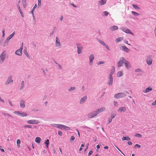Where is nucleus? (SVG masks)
<instances>
[{
	"instance_id": "ea45409f",
	"label": "nucleus",
	"mask_w": 156,
	"mask_h": 156,
	"mask_svg": "<svg viewBox=\"0 0 156 156\" xmlns=\"http://www.w3.org/2000/svg\"><path fill=\"white\" fill-rule=\"evenodd\" d=\"M111 116L112 119L114 118L116 115V113H112L111 115Z\"/></svg>"
},
{
	"instance_id": "7c9ffc66",
	"label": "nucleus",
	"mask_w": 156,
	"mask_h": 156,
	"mask_svg": "<svg viewBox=\"0 0 156 156\" xmlns=\"http://www.w3.org/2000/svg\"><path fill=\"white\" fill-rule=\"evenodd\" d=\"M9 40H8V39L6 38V40H5V41L4 43V47H5L8 44V43L9 42Z\"/></svg>"
},
{
	"instance_id": "864d4df0",
	"label": "nucleus",
	"mask_w": 156,
	"mask_h": 156,
	"mask_svg": "<svg viewBox=\"0 0 156 156\" xmlns=\"http://www.w3.org/2000/svg\"><path fill=\"white\" fill-rule=\"evenodd\" d=\"M19 12H20V14H21L22 16V17H24V15H23V12H22V11H21V10H20L19 11Z\"/></svg>"
},
{
	"instance_id": "c85d7f7f",
	"label": "nucleus",
	"mask_w": 156,
	"mask_h": 156,
	"mask_svg": "<svg viewBox=\"0 0 156 156\" xmlns=\"http://www.w3.org/2000/svg\"><path fill=\"white\" fill-rule=\"evenodd\" d=\"M15 34V32L14 31L12 34H11L7 38L10 40L13 36Z\"/></svg>"
},
{
	"instance_id": "f257e3e1",
	"label": "nucleus",
	"mask_w": 156,
	"mask_h": 156,
	"mask_svg": "<svg viewBox=\"0 0 156 156\" xmlns=\"http://www.w3.org/2000/svg\"><path fill=\"white\" fill-rule=\"evenodd\" d=\"M51 125L61 129H64L65 130L70 129V128L61 124H52Z\"/></svg>"
},
{
	"instance_id": "3c124183",
	"label": "nucleus",
	"mask_w": 156,
	"mask_h": 156,
	"mask_svg": "<svg viewBox=\"0 0 156 156\" xmlns=\"http://www.w3.org/2000/svg\"><path fill=\"white\" fill-rule=\"evenodd\" d=\"M3 114L5 116H11V115L7 113H3Z\"/></svg>"
},
{
	"instance_id": "cd10ccee",
	"label": "nucleus",
	"mask_w": 156,
	"mask_h": 156,
	"mask_svg": "<svg viewBox=\"0 0 156 156\" xmlns=\"http://www.w3.org/2000/svg\"><path fill=\"white\" fill-rule=\"evenodd\" d=\"M99 3L101 5H103L105 4L106 2V0H101L99 2Z\"/></svg>"
},
{
	"instance_id": "4468645a",
	"label": "nucleus",
	"mask_w": 156,
	"mask_h": 156,
	"mask_svg": "<svg viewBox=\"0 0 156 156\" xmlns=\"http://www.w3.org/2000/svg\"><path fill=\"white\" fill-rule=\"evenodd\" d=\"M109 80V82L108 84L109 85H111L112 84L113 82V78L111 74L110 75Z\"/></svg>"
},
{
	"instance_id": "774afa93",
	"label": "nucleus",
	"mask_w": 156,
	"mask_h": 156,
	"mask_svg": "<svg viewBox=\"0 0 156 156\" xmlns=\"http://www.w3.org/2000/svg\"><path fill=\"white\" fill-rule=\"evenodd\" d=\"M0 101H1V102H3V103L4 102V101L3 100H2V99L0 97Z\"/></svg>"
},
{
	"instance_id": "a19ab883",
	"label": "nucleus",
	"mask_w": 156,
	"mask_h": 156,
	"mask_svg": "<svg viewBox=\"0 0 156 156\" xmlns=\"http://www.w3.org/2000/svg\"><path fill=\"white\" fill-rule=\"evenodd\" d=\"M23 5L24 7L26 6V0H23Z\"/></svg>"
},
{
	"instance_id": "2f4dec72",
	"label": "nucleus",
	"mask_w": 156,
	"mask_h": 156,
	"mask_svg": "<svg viewBox=\"0 0 156 156\" xmlns=\"http://www.w3.org/2000/svg\"><path fill=\"white\" fill-rule=\"evenodd\" d=\"M23 52L24 54L27 56L28 57H29V55L27 52V50L26 48H25V49H24Z\"/></svg>"
},
{
	"instance_id": "09e8293b",
	"label": "nucleus",
	"mask_w": 156,
	"mask_h": 156,
	"mask_svg": "<svg viewBox=\"0 0 156 156\" xmlns=\"http://www.w3.org/2000/svg\"><path fill=\"white\" fill-rule=\"evenodd\" d=\"M92 153H93V151H90L88 154V156H90L92 154Z\"/></svg>"
},
{
	"instance_id": "bb28decb",
	"label": "nucleus",
	"mask_w": 156,
	"mask_h": 156,
	"mask_svg": "<svg viewBox=\"0 0 156 156\" xmlns=\"http://www.w3.org/2000/svg\"><path fill=\"white\" fill-rule=\"evenodd\" d=\"M130 140V138L128 136L126 137L123 136L122 138V140L123 141L124 140Z\"/></svg>"
},
{
	"instance_id": "f704fd0d",
	"label": "nucleus",
	"mask_w": 156,
	"mask_h": 156,
	"mask_svg": "<svg viewBox=\"0 0 156 156\" xmlns=\"http://www.w3.org/2000/svg\"><path fill=\"white\" fill-rule=\"evenodd\" d=\"M134 136L136 137H142V135L140 134H135Z\"/></svg>"
},
{
	"instance_id": "a211bd4d",
	"label": "nucleus",
	"mask_w": 156,
	"mask_h": 156,
	"mask_svg": "<svg viewBox=\"0 0 156 156\" xmlns=\"http://www.w3.org/2000/svg\"><path fill=\"white\" fill-rule=\"evenodd\" d=\"M126 110L125 107H120L119 108L118 111L120 112H125L126 111Z\"/></svg>"
},
{
	"instance_id": "ddd939ff",
	"label": "nucleus",
	"mask_w": 156,
	"mask_h": 156,
	"mask_svg": "<svg viewBox=\"0 0 156 156\" xmlns=\"http://www.w3.org/2000/svg\"><path fill=\"white\" fill-rule=\"evenodd\" d=\"M12 76H10L8 78V80L6 81L5 82V84H8L10 83H11L12 81Z\"/></svg>"
},
{
	"instance_id": "c9c22d12",
	"label": "nucleus",
	"mask_w": 156,
	"mask_h": 156,
	"mask_svg": "<svg viewBox=\"0 0 156 156\" xmlns=\"http://www.w3.org/2000/svg\"><path fill=\"white\" fill-rule=\"evenodd\" d=\"M141 147V146L140 145L136 144H135V145L134 146V148H136V147H138V148H140Z\"/></svg>"
},
{
	"instance_id": "79ce46f5",
	"label": "nucleus",
	"mask_w": 156,
	"mask_h": 156,
	"mask_svg": "<svg viewBox=\"0 0 156 156\" xmlns=\"http://www.w3.org/2000/svg\"><path fill=\"white\" fill-rule=\"evenodd\" d=\"M75 89V87H71L69 89V91H70L73 90H74Z\"/></svg>"
},
{
	"instance_id": "69168bd1",
	"label": "nucleus",
	"mask_w": 156,
	"mask_h": 156,
	"mask_svg": "<svg viewBox=\"0 0 156 156\" xmlns=\"http://www.w3.org/2000/svg\"><path fill=\"white\" fill-rule=\"evenodd\" d=\"M2 33H3L2 37H4V35H5V30H3L2 31Z\"/></svg>"
},
{
	"instance_id": "39448f33",
	"label": "nucleus",
	"mask_w": 156,
	"mask_h": 156,
	"mask_svg": "<svg viewBox=\"0 0 156 156\" xmlns=\"http://www.w3.org/2000/svg\"><path fill=\"white\" fill-rule=\"evenodd\" d=\"M122 59L123 61H124V63L126 68H129L131 67V65L128 61H127L124 57L122 58Z\"/></svg>"
},
{
	"instance_id": "473e14b6",
	"label": "nucleus",
	"mask_w": 156,
	"mask_h": 156,
	"mask_svg": "<svg viewBox=\"0 0 156 156\" xmlns=\"http://www.w3.org/2000/svg\"><path fill=\"white\" fill-rule=\"evenodd\" d=\"M45 144H46V146L47 147V148H48V145H49V140L48 139H47L45 143Z\"/></svg>"
},
{
	"instance_id": "6ab92c4d",
	"label": "nucleus",
	"mask_w": 156,
	"mask_h": 156,
	"mask_svg": "<svg viewBox=\"0 0 156 156\" xmlns=\"http://www.w3.org/2000/svg\"><path fill=\"white\" fill-rule=\"evenodd\" d=\"M55 41H56V43H55L56 45L57 46H60V43L59 41V39L57 37H56Z\"/></svg>"
},
{
	"instance_id": "4be33fe9",
	"label": "nucleus",
	"mask_w": 156,
	"mask_h": 156,
	"mask_svg": "<svg viewBox=\"0 0 156 156\" xmlns=\"http://www.w3.org/2000/svg\"><path fill=\"white\" fill-rule=\"evenodd\" d=\"M122 50L126 52H128L129 51V49L126 46H122Z\"/></svg>"
},
{
	"instance_id": "052dcab7",
	"label": "nucleus",
	"mask_w": 156,
	"mask_h": 156,
	"mask_svg": "<svg viewBox=\"0 0 156 156\" xmlns=\"http://www.w3.org/2000/svg\"><path fill=\"white\" fill-rule=\"evenodd\" d=\"M115 71V69L114 68L112 70V72H111V74H111L112 75V74Z\"/></svg>"
},
{
	"instance_id": "5fc2aeb1",
	"label": "nucleus",
	"mask_w": 156,
	"mask_h": 156,
	"mask_svg": "<svg viewBox=\"0 0 156 156\" xmlns=\"http://www.w3.org/2000/svg\"><path fill=\"white\" fill-rule=\"evenodd\" d=\"M105 46L106 47V48L109 51L110 50V48H109L108 47V46L107 45H106Z\"/></svg>"
},
{
	"instance_id": "e2e57ef3",
	"label": "nucleus",
	"mask_w": 156,
	"mask_h": 156,
	"mask_svg": "<svg viewBox=\"0 0 156 156\" xmlns=\"http://www.w3.org/2000/svg\"><path fill=\"white\" fill-rule=\"evenodd\" d=\"M128 144L129 145H132V142L130 141H128Z\"/></svg>"
},
{
	"instance_id": "393cba45",
	"label": "nucleus",
	"mask_w": 156,
	"mask_h": 156,
	"mask_svg": "<svg viewBox=\"0 0 156 156\" xmlns=\"http://www.w3.org/2000/svg\"><path fill=\"white\" fill-rule=\"evenodd\" d=\"M123 37H119L115 40V41L116 43H118L122 40L123 39Z\"/></svg>"
},
{
	"instance_id": "13d9d810",
	"label": "nucleus",
	"mask_w": 156,
	"mask_h": 156,
	"mask_svg": "<svg viewBox=\"0 0 156 156\" xmlns=\"http://www.w3.org/2000/svg\"><path fill=\"white\" fill-rule=\"evenodd\" d=\"M104 63V62L103 61L99 62L98 63V65H100L101 64H103Z\"/></svg>"
},
{
	"instance_id": "c03bdc74",
	"label": "nucleus",
	"mask_w": 156,
	"mask_h": 156,
	"mask_svg": "<svg viewBox=\"0 0 156 156\" xmlns=\"http://www.w3.org/2000/svg\"><path fill=\"white\" fill-rule=\"evenodd\" d=\"M75 137L73 136H72L70 139V140L71 141H73L75 139Z\"/></svg>"
},
{
	"instance_id": "37998d69",
	"label": "nucleus",
	"mask_w": 156,
	"mask_h": 156,
	"mask_svg": "<svg viewBox=\"0 0 156 156\" xmlns=\"http://www.w3.org/2000/svg\"><path fill=\"white\" fill-rule=\"evenodd\" d=\"M24 85V82L23 81H22L21 82V87L20 88L21 89L22 88H23Z\"/></svg>"
},
{
	"instance_id": "338daca9",
	"label": "nucleus",
	"mask_w": 156,
	"mask_h": 156,
	"mask_svg": "<svg viewBox=\"0 0 156 156\" xmlns=\"http://www.w3.org/2000/svg\"><path fill=\"white\" fill-rule=\"evenodd\" d=\"M23 43H22V44H21V47H20V48L21 49H23Z\"/></svg>"
},
{
	"instance_id": "72a5a7b5",
	"label": "nucleus",
	"mask_w": 156,
	"mask_h": 156,
	"mask_svg": "<svg viewBox=\"0 0 156 156\" xmlns=\"http://www.w3.org/2000/svg\"><path fill=\"white\" fill-rule=\"evenodd\" d=\"M37 5L36 4H35V5L34 6V7H33L32 11H31V12H32V14H33V16H34V9H35L37 7Z\"/></svg>"
},
{
	"instance_id": "f3484780",
	"label": "nucleus",
	"mask_w": 156,
	"mask_h": 156,
	"mask_svg": "<svg viewBox=\"0 0 156 156\" xmlns=\"http://www.w3.org/2000/svg\"><path fill=\"white\" fill-rule=\"evenodd\" d=\"M87 99V96H84L80 100V104H83V102L86 101Z\"/></svg>"
},
{
	"instance_id": "9d476101",
	"label": "nucleus",
	"mask_w": 156,
	"mask_h": 156,
	"mask_svg": "<svg viewBox=\"0 0 156 156\" xmlns=\"http://www.w3.org/2000/svg\"><path fill=\"white\" fill-rule=\"evenodd\" d=\"M122 30L123 31L126 33L130 34L133 35V34L131 32L130 30L127 28H122Z\"/></svg>"
},
{
	"instance_id": "f03ea898",
	"label": "nucleus",
	"mask_w": 156,
	"mask_h": 156,
	"mask_svg": "<svg viewBox=\"0 0 156 156\" xmlns=\"http://www.w3.org/2000/svg\"><path fill=\"white\" fill-rule=\"evenodd\" d=\"M6 55V51H4L0 55V62L2 63L5 60Z\"/></svg>"
},
{
	"instance_id": "bf43d9fd",
	"label": "nucleus",
	"mask_w": 156,
	"mask_h": 156,
	"mask_svg": "<svg viewBox=\"0 0 156 156\" xmlns=\"http://www.w3.org/2000/svg\"><path fill=\"white\" fill-rule=\"evenodd\" d=\"M17 7L18 9H19V10L20 11L21 10V9H20V5L18 4V5H17Z\"/></svg>"
},
{
	"instance_id": "7ed1b4c3",
	"label": "nucleus",
	"mask_w": 156,
	"mask_h": 156,
	"mask_svg": "<svg viewBox=\"0 0 156 156\" xmlns=\"http://www.w3.org/2000/svg\"><path fill=\"white\" fill-rule=\"evenodd\" d=\"M147 63L149 65H151L152 64V55H150L147 56L146 58Z\"/></svg>"
},
{
	"instance_id": "58836bf2",
	"label": "nucleus",
	"mask_w": 156,
	"mask_h": 156,
	"mask_svg": "<svg viewBox=\"0 0 156 156\" xmlns=\"http://www.w3.org/2000/svg\"><path fill=\"white\" fill-rule=\"evenodd\" d=\"M99 42L101 44L103 45L104 46H105L106 44L102 41L99 40Z\"/></svg>"
},
{
	"instance_id": "20e7f679",
	"label": "nucleus",
	"mask_w": 156,
	"mask_h": 156,
	"mask_svg": "<svg viewBox=\"0 0 156 156\" xmlns=\"http://www.w3.org/2000/svg\"><path fill=\"white\" fill-rule=\"evenodd\" d=\"M126 96V94L124 93H119L115 94L114 95V98H119Z\"/></svg>"
},
{
	"instance_id": "9b49d317",
	"label": "nucleus",
	"mask_w": 156,
	"mask_h": 156,
	"mask_svg": "<svg viewBox=\"0 0 156 156\" xmlns=\"http://www.w3.org/2000/svg\"><path fill=\"white\" fill-rule=\"evenodd\" d=\"M22 50L23 49L20 48L19 49L17 50L16 51L15 54L17 55H21L22 54Z\"/></svg>"
},
{
	"instance_id": "6e6d98bb",
	"label": "nucleus",
	"mask_w": 156,
	"mask_h": 156,
	"mask_svg": "<svg viewBox=\"0 0 156 156\" xmlns=\"http://www.w3.org/2000/svg\"><path fill=\"white\" fill-rule=\"evenodd\" d=\"M152 105H156V100H155V101L154 102L152 103Z\"/></svg>"
},
{
	"instance_id": "603ef678",
	"label": "nucleus",
	"mask_w": 156,
	"mask_h": 156,
	"mask_svg": "<svg viewBox=\"0 0 156 156\" xmlns=\"http://www.w3.org/2000/svg\"><path fill=\"white\" fill-rule=\"evenodd\" d=\"M58 134L60 136H62V133L61 131H58Z\"/></svg>"
},
{
	"instance_id": "a878e982",
	"label": "nucleus",
	"mask_w": 156,
	"mask_h": 156,
	"mask_svg": "<svg viewBox=\"0 0 156 156\" xmlns=\"http://www.w3.org/2000/svg\"><path fill=\"white\" fill-rule=\"evenodd\" d=\"M21 143V140L20 139H18L16 141V144L17 147L18 148H20V144Z\"/></svg>"
},
{
	"instance_id": "49530a36",
	"label": "nucleus",
	"mask_w": 156,
	"mask_h": 156,
	"mask_svg": "<svg viewBox=\"0 0 156 156\" xmlns=\"http://www.w3.org/2000/svg\"><path fill=\"white\" fill-rule=\"evenodd\" d=\"M24 127L25 128H26V127H28L29 128H31L32 126H31L30 125H25L24 126Z\"/></svg>"
},
{
	"instance_id": "b1692460",
	"label": "nucleus",
	"mask_w": 156,
	"mask_h": 156,
	"mask_svg": "<svg viewBox=\"0 0 156 156\" xmlns=\"http://www.w3.org/2000/svg\"><path fill=\"white\" fill-rule=\"evenodd\" d=\"M152 90V88L150 87H147V88L146 90L144 91V93H147V92H148L150 91L151 90Z\"/></svg>"
},
{
	"instance_id": "4d7b16f0",
	"label": "nucleus",
	"mask_w": 156,
	"mask_h": 156,
	"mask_svg": "<svg viewBox=\"0 0 156 156\" xmlns=\"http://www.w3.org/2000/svg\"><path fill=\"white\" fill-rule=\"evenodd\" d=\"M88 145H89V143H88L86 145L87 147H86V148L85 150V151H86V150L88 149Z\"/></svg>"
},
{
	"instance_id": "680f3d73",
	"label": "nucleus",
	"mask_w": 156,
	"mask_h": 156,
	"mask_svg": "<svg viewBox=\"0 0 156 156\" xmlns=\"http://www.w3.org/2000/svg\"><path fill=\"white\" fill-rule=\"evenodd\" d=\"M135 71L136 72H139L140 71V69H137L135 70Z\"/></svg>"
},
{
	"instance_id": "aec40b11",
	"label": "nucleus",
	"mask_w": 156,
	"mask_h": 156,
	"mask_svg": "<svg viewBox=\"0 0 156 156\" xmlns=\"http://www.w3.org/2000/svg\"><path fill=\"white\" fill-rule=\"evenodd\" d=\"M25 102L23 100L20 101V105L21 107L24 108L25 107Z\"/></svg>"
},
{
	"instance_id": "423d86ee",
	"label": "nucleus",
	"mask_w": 156,
	"mask_h": 156,
	"mask_svg": "<svg viewBox=\"0 0 156 156\" xmlns=\"http://www.w3.org/2000/svg\"><path fill=\"white\" fill-rule=\"evenodd\" d=\"M27 123L30 124H37L39 123V122L36 120L31 119L27 121Z\"/></svg>"
},
{
	"instance_id": "8fccbe9b",
	"label": "nucleus",
	"mask_w": 156,
	"mask_h": 156,
	"mask_svg": "<svg viewBox=\"0 0 156 156\" xmlns=\"http://www.w3.org/2000/svg\"><path fill=\"white\" fill-rule=\"evenodd\" d=\"M114 104L115 106H117L118 105V104L117 102L116 101L114 102Z\"/></svg>"
},
{
	"instance_id": "c756f323",
	"label": "nucleus",
	"mask_w": 156,
	"mask_h": 156,
	"mask_svg": "<svg viewBox=\"0 0 156 156\" xmlns=\"http://www.w3.org/2000/svg\"><path fill=\"white\" fill-rule=\"evenodd\" d=\"M123 75L122 72V71L118 72L117 74V76L118 77H120L122 76Z\"/></svg>"
},
{
	"instance_id": "412c9836",
	"label": "nucleus",
	"mask_w": 156,
	"mask_h": 156,
	"mask_svg": "<svg viewBox=\"0 0 156 156\" xmlns=\"http://www.w3.org/2000/svg\"><path fill=\"white\" fill-rule=\"evenodd\" d=\"M118 29V27L116 26H114L111 27L110 28V29L112 31H114Z\"/></svg>"
},
{
	"instance_id": "5701e85b",
	"label": "nucleus",
	"mask_w": 156,
	"mask_h": 156,
	"mask_svg": "<svg viewBox=\"0 0 156 156\" xmlns=\"http://www.w3.org/2000/svg\"><path fill=\"white\" fill-rule=\"evenodd\" d=\"M41 140V139L40 137H37L35 139V142L39 144L40 143Z\"/></svg>"
},
{
	"instance_id": "4c0bfd02",
	"label": "nucleus",
	"mask_w": 156,
	"mask_h": 156,
	"mask_svg": "<svg viewBox=\"0 0 156 156\" xmlns=\"http://www.w3.org/2000/svg\"><path fill=\"white\" fill-rule=\"evenodd\" d=\"M131 12L134 15L136 16H137L139 14V13L133 11H132Z\"/></svg>"
},
{
	"instance_id": "e433bc0d",
	"label": "nucleus",
	"mask_w": 156,
	"mask_h": 156,
	"mask_svg": "<svg viewBox=\"0 0 156 156\" xmlns=\"http://www.w3.org/2000/svg\"><path fill=\"white\" fill-rule=\"evenodd\" d=\"M132 6L134 8L136 9H140V8L138 7L137 6L135 5L134 4L132 5Z\"/></svg>"
},
{
	"instance_id": "6e6552de",
	"label": "nucleus",
	"mask_w": 156,
	"mask_h": 156,
	"mask_svg": "<svg viewBox=\"0 0 156 156\" xmlns=\"http://www.w3.org/2000/svg\"><path fill=\"white\" fill-rule=\"evenodd\" d=\"M14 113L15 114L19 115L20 116L22 117L26 116L27 115V114L24 112H23V113H20L19 111H16L14 112Z\"/></svg>"
},
{
	"instance_id": "1a4fd4ad",
	"label": "nucleus",
	"mask_w": 156,
	"mask_h": 156,
	"mask_svg": "<svg viewBox=\"0 0 156 156\" xmlns=\"http://www.w3.org/2000/svg\"><path fill=\"white\" fill-rule=\"evenodd\" d=\"M77 48L78 53L79 54H80L82 52L81 50L83 48V47L80 46L79 44H76Z\"/></svg>"
},
{
	"instance_id": "0e129e2a",
	"label": "nucleus",
	"mask_w": 156,
	"mask_h": 156,
	"mask_svg": "<svg viewBox=\"0 0 156 156\" xmlns=\"http://www.w3.org/2000/svg\"><path fill=\"white\" fill-rule=\"evenodd\" d=\"M9 103L10 105H11L12 106H13L12 104V103L11 102V101H10L9 100Z\"/></svg>"
},
{
	"instance_id": "2eb2a0df",
	"label": "nucleus",
	"mask_w": 156,
	"mask_h": 156,
	"mask_svg": "<svg viewBox=\"0 0 156 156\" xmlns=\"http://www.w3.org/2000/svg\"><path fill=\"white\" fill-rule=\"evenodd\" d=\"M124 63V61H123L122 58V59L119 61L117 63V66L118 67H121L122 66L123 63Z\"/></svg>"
},
{
	"instance_id": "de8ad7c7",
	"label": "nucleus",
	"mask_w": 156,
	"mask_h": 156,
	"mask_svg": "<svg viewBox=\"0 0 156 156\" xmlns=\"http://www.w3.org/2000/svg\"><path fill=\"white\" fill-rule=\"evenodd\" d=\"M103 13H104V14L105 16H107V15H108V14L109 13L106 11H104L103 12Z\"/></svg>"
},
{
	"instance_id": "0eeeda50",
	"label": "nucleus",
	"mask_w": 156,
	"mask_h": 156,
	"mask_svg": "<svg viewBox=\"0 0 156 156\" xmlns=\"http://www.w3.org/2000/svg\"><path fill=\"white\" fill-rule=\"evenodd\" d=\"M98 114L97 110L88 114V117L89 118H92L97 115Z\"/></svg>"
},
{
	"instance_id": "a18cd8bd",
	"label": "nucleus",
	"mask_w": 156,
	"mask_h": 156,
	"mask_svg": "<svg viewBox=\"0 0 156 156\" xmlns=\"http://www.w3.org/2000/svg\"><path fill=\"white\" fill-rule=\"evenodd\" d=\"M38 6H40L41 5V0H38Z\"/></svg>"
},
{
	"instance_id": "f8f14e48",
	"label": "nucleus",
	"mask_w": 156,
	"mask_h": 156,
	"mask_svg": "<svg viewBox=\"0 0 156 156\" xmlns=\"http://www.w3.org/2000/svg\"><path fill=\"white\" fill-rule=\"evenodd\" d=\"M106 109V108L105 107H103L101 108H99L98 109L97 111L98 113V114L101 112H102L104 111H105Z\"/></svg>"
},
{
	"instance_id": "dca6fc26",
	"label": "nucleus",
	"mask_w": 156,
	"mask_h": 156,
	"mask_svg": "<svg viewBox=\"0 0 156 156\" xmlns=\"http://www.w3.org/2000/svg\"><path fill=\"white\" fill-rule=\"evenodd\" d=\"M94 58V55L91 54L89 56V60H90V65H91L92 64V62Z\"/></svg>"
}]
</instances>
